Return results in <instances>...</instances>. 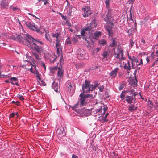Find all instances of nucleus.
Listing matches in <instances>:
<instances>
[{
    "instance_id": "nucleus-1",
    "label": "nucleus",
    "mask_w": 158,
    "mask_h": 158,
    "mask_svg": "<svg viewBox=\"0 0 158 158\" xmlns=\"http://www.w3.org/2000/svg\"><path fill=\"white\" fill-rule=\"evenodd\" d=\"M14 39L20 43L24 44L32 50H35L39 53L43 52L42 47L38 45L40 44H42V42L40 41L38 39H34L27 34H21L15 37Z\"/></svg>"
},
{
    "instance_id": "nucleus-2",
    "label": "nucleus",
    "mask_w": 158,
    "mask_h": 158,
    "mask_svg": "<svg viewBox=\"0 0 158 158\" xmlns=\"http://www.w3.org/2000/svg\"><path fill=\"white\" fill-rule=\"evenodd\" d=\"M98 86V84L97 83L94 84V85L92 84L90 85L89 82L86 80L85 81V83L83 84L82 87L83 93H86L90 91H93Z\"/></svg>"
},
{
    "instance_id": "nucleus-3",
    "label": "nucleus",
    "mask_w": 158,
    "mask_h": 158,
    "mask_svg": "<svg viewBox=\"0 0 158 158\" xmlns=\"http://www.w3.org/2000/svg\"><path fill=\"white\" fill-rule=\"evenodd\" d=\"M26 24L29 28L31 29L34 31H36L38 33L42 34L43 33L40 30L41 29V26L40 25L39 27H37L34 23L29 21H27L26 22Z\"/></svg>"
},
{
    "instance_id": "nucleus-4",
    "label": "nucleus",
    "mask_w": 158,
    "mask_h": 158,
    "mask_svg": "<svg viewBox=\"0 0 158 158\" xmlns=\"http://www.w3.org/2000/svg\"><path fill=\"white\" fill-rule=\"evenodd\" d=\"M82 15L85 18L88 17L92 13L90 6H87L83 7L81 9Z\"/></svg>"
},
{
    "instance_id": "nucleus-5",
    "label": "nucleus",
    "mask_w": 158,
    "mask_h": 158,
    "mask_svg": "<svg viewBox=\"0 0 158 158\" xmlns=\"http://www.w3.org/2000/svg\"><path fill=\"white\" fill-rule=\"evenodd\" d=\"M108 12L102 15L104 20L107 23H109L111 20L112 14L111 9L108 10Z\"/></svg>"
},
{
    "instance_id": "nucleus-6",
    "label": "nucleus",
    "mask_w": 158,
    "mask_h": 158,
    "mask_svg": "<svg viewBox=\"0 0 158 158\" xmlns=\"http://www.w3.org/2000/svg\"><path fill=\"white\" fill-rule=\"evenodd\" d=\"M77 57L80 59L82 60L85 58V52L83 49H79L77 51Z\"/></svg>"
},
{
    "instance_id": "nucleus-7",
    "label": "nucleus",
    "mask_w": 158,
    "mask_h": 158,
    "mask_svg": "<svg viewBox=\"0 0 158 158\" xmlns=\"http://www.w3.org/2000/svg\"><path fill=\"white\" fill-rule=\"evenodd\" d=\"M30 70V72L36 75V77L37 78V79L39 80H41V74L40 73V72L38 70Z\"/></svg>"
},
{
    "instance_id": "nucleus-8",
    "label": "nucleus",
    "mask_w": 158,
    "mask_h": 158,
    "mask_svg": "<svg viewBox=\"0 0 158 158\" xmlns=\"http://www.w3.org/2000/svg\"><path fill=\"white\" fill-rule=\"evenodd\" d=\"M137 71L136 70H135L134 71V73H133L134 75V78H131L130 80L129 84L131 85H137V80L136 78V73Z\"/></svg>"
},
{
    "instance_id": "nucleus-9",
    "label": "nucleus",
    "mask_w": 158,
    "mask_h": 158,
    "mask_svg": "<svg viewBox=\"0 0 158 158\" xmlns=\"http://www.w3.org/2000/svg\"><path fill=\"white\" fill-rule=\"evenodd\" d=\"M135 97H133L131 95H127L126 96V101L128 103L131 104L133 103V101L135 102Z\"/></svg>"
},
{
    "instance_id": "nucleus-10",
    "label": "nucleus",
    "mask_w": 158,
    "mask_h": 158,
    "mask_svg": "<svg viewBox=\"0 0 158 158\" xmlns=\"http://www.w3.org/2000/svg\"><path fill=\"white\" fill-rule=\"evenodd\" d=\"M80 112L82 113L84 115L88 116L90 115L91 110L88 109H85L81 110Z\"/></svg>"
},
{
    "instance_id": "nucleus-11",
    "label": "nucleus",
    "mask_w": 158,
    "mask_h": 158,
    "mask_svg": "<svg viewBox=\"0 0 158 158\" xmlns=\"http://www.w3.org/2000/svg\"><path fill=\"white\" fill-rule=\"evenodd\" d=\"M33 52L32 54L33 56L37 60H41V53H39L38 52Z\"/></svg>"
},
{
    "instance_id": "nucleus-12",
    "label": "nucleus",
    "mask_w": 158,
    "mask_h": 158,
    "mask_svg": "<svg viewBox=\"0 0 158 158\" xmlns=\"http://www.w3.org/2000/svg\"><path fill=\"white\" fill-rule=\"evenodd\" d=\"M79 96L80 97V105L81 106H83L86 103L85 102L86 98L83 95L81 96L80 94Z\"/></svg>"
},
{
    "instance_id": "nucleus-13",
    "label": "nucleus",
    "mask_w": 158,
    "mask_h": 158,
    "mask_svg": "<svg viewBox=\"0 0 158 158\" xmlns=\"http://www.w3.org/2000/svg\"><path fill=\"white\" fill-rule=\"evenodd\" d=\"M90 27H88L85 28L84 29H82L81 31V36H84L85 34V31H90L91 30V28H93L91 26L92 24H90Z\"/></svg>"
},
{
    "instance_id": "nucleus-14",
    "label": "nucleus",
    "mask_w": 158,
    "mask_h": 158,
    "mask_svg": "<svg viewBox=\"0 0 158 158\" xmlns=\"http://www.w3.org/2000/svg\"><path fill=\"white\" fill-rule=\"evenodd\" d=\"M56 133L59 135H64L65 134V132L62 127H60L58 128L56 131Z\"/></svg>"
},
{
    "instance_id": "nucleus-15",
    "label": "nucleus",
    "mask_w": 158,
    "mask_h": 158,
    "mask_svg": "<svg viewBox=\"0 0 158 158\" xmlns=\"http://www.w3.org/2000/svg\"><path fill=\"white\" fill-rule=\"evenodd\" d=\"M6 0H2L0 3V5L2 8H7L8 6L9 2H6Z\"/></svg>"
},
{
    "instance_id": "nucleus-16",
    "label": "nucleus",
    "mask_w": 158,
    "mask_h": 158,
    "mask_svg": "<svg viewBox=\"0 0 158 158\" xmlns=\"http://www.w3.org/2000/svg\"><path fill=\"white\" fill-rule=\"evenodd\" d=\"M56 59V57L53 53H52L47 60L51 63H53Z\"/></svg>"
},
{
    "instance_id": "nucleus-17",
    "label": "nucleus",
    "mask_w": 158,
    "mask_h": 158,
    "mask_svg": "<svg viewBox=\"0 0 158 158\" xmlns=\"http://www.w3.org/2000/svg\"><path fill=\"white\" fill-rule=\"evenodd\" d=\"M10 79L11 81H10V83H11L13 85L15 84L17 86L19 85L18 82H17V81L18 80V79L16 77H10Z\"/></svg>"
},
{
    "instance_id": "nucleus-18",
    "label": "nucleus",
    "mask_w": 158,
    "mask_h": 158,
    "mask_svg": "<svg viewBox=\"0 0 158 158\" xmlns=\"http://www.w3.org/2000/svg\"><path fill=\"white\" fill-rule=\"evenodd\" d=\"M132 60L131 61V62L132 64H133V62H136L137 63L136 65H140L141 64H143L142 59H141L140 60V62L139 64H137V63L138 62V59L137 57H135L133 56L132 57Z\"/></svg>"
},
{
    "instance_id": "nucleus-19",
    "label": "nucleus",
    "mask_w": 158,
    "mask_h": 158,
    "mask_svg": "<svg viewBox=\"0 0 158 158\" xmlns=\"http://www.w3.org/2000/svg\"><path fill=\"white\" fill-rule=\"evenodd\" d=\"M52 87L55 91L57 92H58L59 86L57 83L54 82L52 83Z\"/></svg>"
},
{
    "instance_id": "nucleus-20",
    "label": "nucleus",
    "mask_w": 158,
    "mask_h": 158,
    "mask_svg": "<svg viewBox=\"0 0 158 158\" xmlns=\"http://www.w3.org/2000/svg\"><path fill=\"white\" fill-rule=\"evenodd\" d=\"M63 70H58L57 72V76L60 78L59 79L60 82L61 79L62 78L63 76Z\"/></svg>"
},
{
    "instance_id": "nucleus-21",
    "label": "nucleus",
    "mask_w": 158,
    "mask_h": 158,
    "mask_svg": "<svg viewBox=\"0 0 158 158\" xmlns=\"http://www.w3.org/2000/svg\"><path fill=\"white\" fill-rule=\"evenodd\" d=\"M110 52L108 51H104L102 54V59L105 60H107V58L109 57Z\"/></svg>"
},
{
    "instance_id": "nucleus-22",
    "label": "nucleus",
    "mask_w": 158,
    "mask_h": 158,
    "mask_svg": "<svg viewBox=\"0 0 158 158\" xmlns=\"http://www.w3.org/2000/svg\"><path fill=\"white\" fill-rule=\"evenodd\" d=\"M106 29L108 31L109 35L112 36L113 34L112 28L108 26H107L106 27Z\"/></svg>"
},
{
    "instance_id": "nucleus-23",
    "label": "nucleus",
    "mask_w": 158,
    "mask_h": 158,
    "mask_svg": "<svg viewBox=\"0 0 158 158\" xmlns=\"http://www.w3.org/2000/svg\"><path fill=\"white\" fill-rule=\"evenodd\" d=\"M10 8L12 9L13 11L15 13H19L21 11L20 10L19 8L13 7L12 5L10 6Z\"/></svg>"
},
{
    "instance_id": "nucleus-24",
    "label": "nucleus",
    "mask_w": 158,
    "mask_h": 158,
    "mask_svg": "<svg viewBox=\"0 0 158 158\" xmlns=\"http://www.w3.org/2000/svg\"><path fill=\"white\" fill-rule=\"evenodd\" d=\"M137 109V107L135 106L134 104H131L128 107V110L130 112H132L133 111Z\"/></svg>"
},
{
    "instance_id": "nucleus-25",
    "label": "nucleus",
    "mask_w": 158,
    "mask_h": 158,
    "mask_svg": "<svg viewBox=\"0 0 158 158\" xmlns=\"http://www.w3.org/2000/svg\"><path fill=\"white\" fill-rule=\"evenodd\" d=\"M101 33V32L100 31L94 33L93 36V39L96 40H98L100 35Z\"/></svg>"
},
{
    "instance_id": "nucleus-26",
    "label": "nucleus",
    "mask_w": 158,
    "mask_h": 158,
    "mask_svg": "<svg viewBox=\"0 0 158 158\" xmlns=\"http://www.w3.org/2000/svg\"><path fill=\"white\" fill-rule=\"evenodd\" d=\"M80 95H83L86 98H93V96L92 94H83L81 93L80 94Z\"/></svg>"
},
{
    "instance_id": "nucleus-27",
    "label": "nucleus",
    "mask_w": 158,
    "mask_h": 158,
    "mask_svg": "<svg viewBox=\"0 0 158 158\" xmlns=\"http://www.w3.org/2000/svg\"><path fill=\"white\" fill-rule=\"evenodd\" d=\"M117 72V70H113L110 73V75L113 77H114L116 76Z\"/></svg>"
},
{
    "instance_id": "nucleus-28",
    "label": "nucleus",
    "mask_w": 158,
    "mask_h": 158,
    "mask_svg": "<svg viewBox=\"0 0 158 158\" xmlns=\"http://www.w3.org/2000/svg\"><path fill=\"white\" fill-rule=\"evenodd\" d=\"M99 44L101 45H104L107 44V41L105 40H99Z\"/></svg>"
},
{
    "instance_id": "nucleus-29",
    "label": "nucleus",
    "mask_w": 158,
    "mask_h": 158,
    "mask_svg": "<svg viewBox=\"0 0 158 158\" xmlns=\"http://www.w3.org/2000/svg\"><path fill=\"white\" fill-rule=\"evenodd\" d=\"M47 65V64H45L42 62H41L40 64V67H41V68L44 69H46Z\"/></svg>"
},
{
    "instance_id": "nucleus-30",
    "label": "nucleus",
    "mask_w": 158,
    "mask_h": 158,
    "mask_svg": "<svg viewBox=\"0 0 158 158\" xmlns=\"http://www.w3.org/2000/svg\"><path fill=\"white\" fill-rule=\"evenodd\" d=\"M110 44V46L111 47H114L115 46V40L114 38L112 39V40Z\"/></svg>"
},
{
    "instance_id": "nucleus-31",
    "label": "nucleus",
    "mask_w": 158,
    "mask_h": 158,
    "mask_svg": "<svg viewBox=\"0 0 158 158\" xmlns=\"http://www.w3.org/2000/svg\"><path fill=\"white\" fill-rule=\"evenodd\" d=\"M84 64L81 63H78L76 64L77 69L82 68Z\"/></svg>"
},
{
    "instance_id": "nucleus-32",
    "label": "nucleus",
    "mask_w": 158,
    "mask_h": 158,
    "mask_svg": "<svg viewBox=\"0 0 158 158\" xmlns=\"http://www.w3.org/2000/svg\"><path fill=\"white\" fill-rule=\"evenodd\" d=\"M73 85V83H70L69 86L68 87V91L69 92H72L73 91V87L72 85Z\"/></svg>"
},
{
    "instance_id": "nucleus-33",
    "label": "nucleus",
    "mask_w": 158,
    "mask_h": 158,
    "mask_svg": "<svg viewBox=\"0 0 158 158\" xmlns=\"http://www.w3.org/2000/svg\"><path fill=\"white\" fill-rule=\"evenodd\" d=\"M152 57L153 58H156V59H155V61L152 65V67L154 66V64H156L157 63V61H158V55H154Z\"/></svg>"
},
{
    "instance_id": "nucleus-34",
    "label": "nucleus",
    "mask_w": 158,
    "mask_h": 158,
    "mask_svg": "<svg viewBox=\"0 0 158 158\" xmlns=\"http://www.w3.org/2000/svg\"><path fill=\"white\" fill-rule=\"evenodd\" d=\"M105 2L107 9L108 10L111 9L109 6L110 0H106Z\"/></svg>"
},
{
    "instance_id": "nucleus-35",
    "label": "nucleus",
    "mask_w": 158,
    "mask_h": 158,
    "mask_svg": "<svg viewBox=\"0 0 158 158\" xmlns=\"http://www.w3.org/2000/svg\"><path fill=\"white\" fill-rule=\"evenodd\" d=\"M129 95H131L132 96H133V97H135V96L138 94L137 92H135L134 90L132 89L131 91L129 92Z\"/></svg>"
},
{
    "instance_id": "nucleus-36",
    "label": "nucleus",
    "mask_w": 158,
    "mask_h": 158,
    "mask_svg": "<svg viewBox=\"0 0 158 158\" xmlns=\"http://www.w3.org/2000/svg\"><path fill=\"white\" fill-rule=\"evenodd\" d=\"M51 54H49L47 52L44 53V56L45 58L47 60L49 57L51 55Z\"/></svg>"
},
{
    "instance_id": "nucleus-37",
    "label": "nucleus",
    "mask_w": 158,
    "mask_h": 158,
    "mask_svg": "<svg viewBox=\"0 0 158 158\" xmlns=\"http://www.w3.org/2000/svg\"><path fill=\"white\" fill-rule=\"evenodd\" d=\"M119 53L121 55V60H123L125 59L123 57V51L122 50H119Z\"/></svg>"
},
{
    "instance_id": "nucleus-38",
    "label": "nucleus",
    "mask_w": 158,
    "mask_h": 158,
    "mask_svg": "<svg viewBox=\"0 0 158 158\" xmlns=\"http://www.w3.org/2000/svg\"><path fill=\"white\" fill-rule=\"evenodd\" d=\"M72 40L73 43L74 44L76 43L78 41V40L76 36L73 37V38H72Z\"/></svg>"
},
{
    "instance_id": "nucleus-39",
    "label": "nucleus",
    "mask_w": 158,
    "mask_h": 158,
    "mask_svg": "<svg viewBox=\"0 0 158 158\" xmlns=\"http://www.w3.org/2000/svg\"><path fill=\"white\" fill-rule=\"evenodd\" d=\"M125 92L123 91L122 93L121 94L120 98L122 100L124 99L125 98Z\"/></svg>"
},
{
    "instance_id": "nucleus-40",
    "label": "nucleus",
    "mask_w": 158,
    "mask_h": 158,
    "mask_svg": "<svg viewBox=\"0 0 158 158\" xmlns=\"http://www.w3.org/2000/svg\"><path fill=\"white\" fill-rule=\"evenodd\" d=\"M66 42L67 44H70L71 43V40L70 38L69 37H68L66 40Z\"/></svg>"
},
{
    "instance_id": "nucleus-41",
    "label": "nucleus",
    "mask_w": 158,
    "mask_h": 158,
    "mask_svg": "<svg viewBox=\"0 0 158 158\" xmlns=\"http://www.w3.org/2000/svg\"><path fill=\"white\" fill-rule=\"evenodd\" d=\"M28 63H29V64H30L31 66V67L29 68V69H32L33 68H34L35 69H36V66H35V64H33L31 62H29Z\"/></svg>"
},
{
    "instance_id": "nucleus-42",
    "label": "nucleus",
    "mask_w": 158,
    "mask_h": 158,
    "mask_svg": "<svg viewBox=\"0 0 158 158\" xmlns=\"http://www.w3.org/2000/svg\"><path fill=\"white\" fill-rule=\"evenodd\" d=\"M56 43L55 44V45L56 48H58V47H60V41L58 40V39H57L56 40Z\"/></svg>"
},
{
    "instance_id": "nucleus-43",
    "label": "nucleus",
    "mask_w": 158,
    "mask_h": 158,
    "mask_svg": "<svg viewBox=\"0 0 158 158\" xmlns=\"http://www.w3.org/2000/svg\"><path fill=\"white\" fill-rule=\"evenodd\" d=\"M60 35V34L58 33H52V36L53 37H56L57 39H58V37Z\"/></svg>"
},
{
    "instance_id": "nucleus-44",
    "label": "nucleus",
    "mask_w": 158,
    "mask_h": 158,
    "mask_svg": "<svg viewBox=\"0 0 158 158\" xmlns=\"http://www.w3.org/2000/svg\"><path fill=\"white\" fill-rule=\"evenodd\" d=\"M45 36L46 39L48 41L50 42H52V40L50 38L49 36H48L46 34H45Z\"/></svg>"
},
{
    "instance_id": "nucleus-45",
    "label": "nucleus",
    "mask_w": 158,
    "mask_h": 158,
    "mask_svg": "<svg viewBox=\"0 0 158 158\" xmlns=\"http://www.w3.org/2000/svg\"><path fill=\"white\" fill-rule=\"evenodd\" d=\"M130 45H129L130 48H131L133 46L134 44V42L133 41L132 39H130Z\"/></svg>"
},
{
    "instance_id": "nucleus-46",
    "label": "nucleus",
    "mask_w": 158,
    "mask_h": 158,
    "mask_svg": "<svg viewBox=\"0 0 158 158\" xmlns=\"http://www.w3.org/2000/svg\"><path fill=\"white\" fill-rule=\"evenodd\" d=\"M114 55L116 56V58L117 59H119V60H121V57L120 56V53H119V51L118 53L117 54H116L115 53H114Z\"/></svg>"
},
{
    "instance_id": "nucleus-47",
    "label": "nucleus",
    "mask_w": 158,
    "mask_h": 158,
    "mask_svg": "<svg viewBox=\"0 0 158 158\" xmlns=\"http://www.w3.org/2000/svg\"><path fill=\"white\" fill-rule=\"evenodd\" d=\"M132 8V6H131V8L130 9V10H129V11H130V18L128 19L129 20H132V15H131V13Z\"/></svg>"
},
{
    "instance_id": "nucleus-48",
    "label": "nucleus",
    "mask_w": 158,
    "mask_h": 158,
    "mask_svg": "<svg viewBox=\"0 0 158 158\" xmlns=\"http://www.w3.org/2000/svg\"><path fill=\"white\" fill-rule=\"evenodd\" d=\"M17 97L18 98H19L22 101H23L24 99L23 96L21 95H18L17 96Z\"/></svg>"
},
{
    "instance_id": "nucleus-49",
    "label": "nucleus",
    "mask_w": 158,
    "mask_h": 158,
    "mask_svg": "<svg viewBox=\"0 0 158 158\" xmlns=\"http://www.w3.org/2000/svg\"><path fill=\"white\" fill-rule=\"evenodd\" d=\"M99 91L100 92H102L103 91L104 89V86L103 85H102L98 87Z\"/></svg>"
},
{
    "instance_id": "nucleus-50",
    "label": "nucleus",
    "mask_w": 158,
    "mask_h": 158,
    "mask_svg": "<svg viewBox=\"0 0 158 158\" xmlns=\"http://www.w3.org/2000/svg\"><path fill=\"white\" fill-rule=\"evenodd\" d=\"M12 103L13 104H15L17 105H19V102L18 101H13L12 102Z\"/></svg>"
},
{
    "instance_id": "nucleus-51",
    "label": "nucleus",
    "mask_w": 158,
    "mask_h": 158,
    "mask_svg": "<svg viewBox=\"0 0 158 158\" xmlns=\"http://www.w3.org/2000/svg\"><path fill=\"white\" fill-rule=\"evenodd\" d=\"M15 115V113L14 112H12L11 114H10V116L9 118H12L14 117V116Z\"/></svg>"
},
{
    "instance_id": "nucleus-52",
    "label": "nucleus",
    "mask_w": 158,
    "mask_h": 158,
    "mask_svg": "<svg viewBox=\"0 0 158 158\" xmlns=\"http://www.w3.org/2000/svg\"><path fill=\"white\" fill-rule=\"evenodd\" d=\"M60 15L62 18L64 20H66V19L67 18L66 16H64L61 13H60Z\"/></svg>"
},
{
    "instance_id": "nucleus-53",
    "label": "nucleus",
    "mask_w": 158,
    "mask_h": 158,
    "mask_svg": "<svg viewBox=\"0 0 158 158\" xmlns=\"http://www.w3.org/2000/svg\"><path fill=\"white\" fill-rule=\"evenodd\" d=\"M41 81V83L40 84V85H43V86H45L46 84L43 81V80H40Z\"/></svg>"
},
{
    "instance_id": "nucleus-54",
    "label": "nucleus",
    "mask_w": 158,
    "mask_h": 158,
    "mask_svg": "<svg viewBox=\"0 0 158 158\" xmlns=\"http://www.w3.org/2000/svg\"><path fill=\"white\" fill-rule=\"evenodd\" d=\"M79 102H78L76 104H75L74 106H73V108H76L79 105Z\"/></svg>"
},
{
    "instance_id": "nucleus-55",
    "label": "nucleus",
    "mask_w": 158,
    "mask_h": 158,
    "mask_svg": "<svg viewBox=\"0 0 158 158\" xmlns=\"http://www.w3.org/2000/svg\"><path fill=\"white\" fill-rule=\"evenodd\" d=\"M57 49V54L60 53V47H58V48H56Z\"/></svg>"
},
{
    "instance_id": "nucleus-56",
    "label": "nucleus",
    "mask_w": 158,
    "mask_h": 158,
    "mask_svg": "<svg viewBox=\"0 0 158 158\" xmlns=\"http://www.w3.org/2000/svg\"><path fill=\"white\" fill-rule=\"evenodd\" d=\"M146 60L147 62V63H148L150 61V58L149 57H147L146 58Z\"/></svg>"
},
{
    "instance_id": "nucleus-57",
    "label": "nucleus",
    "mask_w": 158,
    "mask_h": 158,
    "mask_svg": "<svg viewBox=\"0 0 158 158\" xmlns=\"http://www.w3.org/2000/svg\"><path fill=\"white\" fill-rule=\"evenodd\" d=\"M72 158H78V157L75 155L74 154H73L72 155Z\"/></svg>"
},
{
    "instance_id": "nucleus-58",
    "label": "nucleus",
    "mask_w": 158,
    "mask_h": 158,
    "mask_svg": "<svg viewBox=\"0 0 158 158\" xmlns=\"http://www.w3.org/2000/svg\"><path fill=\"white\" fill-rule=\"evenodd\" d=\"M129 2H130V3H131V4H133L134 0H128Z\"/></svg>"
},
{
    "instance_id": "nucleus-59",
    "label": "nucleus",
    "mask_w": 158,
    "mask_h": 158,
    "mask_svg": "<svg viewBox=\"0 0 158 158\" xmlns=\"http://www.w3.org/2000/svg\"><path fill=\"white\" fill-rule=\"evenodd\" d=\"M31 16H32L33 17H34L36 19H39V20H40V19L37 17H36L34 15H33V14H30Z\"/></svg>"
},
{
    "instance_id": "nucleus-60",
    "label": "nucleus",
    "mask_w": 158,
    "mask_h": 158,
    "mask_svg": "<svg viewBox=\"0 0 158 158\" xmlns=\"http://www.w3.org/2000/svg\"><path fill=\"white\" fill-rule=\"evenodd\" d=\"M123 88V86L122 85H120V87H119V90H121Z\"/></svg>"
},
{
    "instance_id": "nucleus-61",
    "label": "nucleus",
    "mask_w": 158,
    "mask_h": 158,
    "mask_svg": "<svg viewBox=\"0 0 158 158\" xmlns=\"http://www.w3.org/2000/svg\"><path fill=\"white\" fill-rule=\"evenodd\" d=\"M107 110V107H104V108H103V110L104 111V112L106 111Z\"/></svg>"
},
{
    "instance_id": "nucleus-62",
    "label": "nucleus",
    "mask_w": 158,
    "mask_h": 158,
    "mask_svg": "<svg viewBox=\"0 0 158 158\" xmlns=\"http://www.w3.org/2000/svg\"><path fill=\"white\" fill-rule=\"evenodd\" d=\"M141 41L142 42H143V43L144 44H145V40L143 39H141Z\"/></svg>"
},
{
    "instance_id": "nucleus-63",
    "label": "nucleus",
    "mask_w": 158,
    "mask_h": 158,
    "mask_svg": "<svg viewBox=\"0 0 158 158\" xmlns=\"http://www.w3.org/2000/svg\"><path fill=\"white\" fill-rule=\"evenodd\" d=\"M149 104L151 105H153V103L151 101H149Z\"/></svg>"
},
{
    "instance_id": "nucleus-64",
    "label": "nucleus",
    "mask_w": 158,
    "mask_h": 158,
    "mask_svg": "<svg viewBox=\"0 0 158 158\" xmlns=\"http://www.w3.org/2000/svg\"><path fill=\"white\" fill-rule=\"evenodd\" d=\"M128 58L129 59H130L131 61H132V57H131L130 56H128Z\"/></svg>"
}]
</instances>
